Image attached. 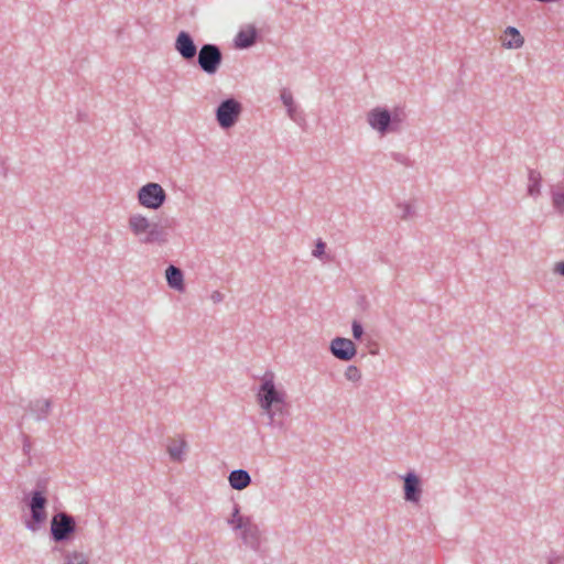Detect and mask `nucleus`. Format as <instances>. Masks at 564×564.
Returning <instances> with one entry per match:
<instances>
[{
    "instance_id": "nucleus-1",
    "label": "nucleus",
    "mask_w": 564,
    "mask_h": 564,
    "mask_svg": "<svg viewBox=\"0 0 564 564\" xmlns=\"http://www.w3.org/2000/svg\"><path fill=\"white\" fill-rule=\"evenodd\" d=\"M128 228L143 245H164L169 240L165 226L151 221L142 214H132L128 219Z\"/></svg>"
},
{
    "instance_id": "nucleus-2",
    "label": "nucleus",
    "mask_w": 564,
    "mask_h": 564,
    "mask_svg": "<svg viewBox=\"0 0 564 564\" xmlns=\"http://www.w3.org/2000/svg\"><path fill=\"white\" fill-rule=\"evenodd\" d=\"M257 401L261 410H270V408L286 401V393L279 390L274 383V373L267 371L257 392Z\"/></svg>"
},
{
    "instance_id": "nucleus-3",
    "label": "nucleus",
    "mask_w": 564,
    "mask_h": 564,
    "mask_svg": "<svg viewBox=\"0 0 564 564\" xmlns=\"http://www.w3.org/2000/svg\"><path fill=\"white\" fill-rule=\"evenodd\" d=\"M196 56L198 67L207 75H215L223 64V52L217 44H203Z\"/></svg>"
},
{
    "instance_id": "nucleus-4",
    "label": "nucleus",
    "mask_w": 564,
    "mask_h": 564,
    "mask_svg": "<svg viewBox=\"0 0 564 564\" xmlns=\"http://www.w3.org/2000/svg\"><path fill=\"white\" fill-rule=\"evenodd\" d=\"M76 531L75 518L66 512L56 513L51 520V538L59 543L70 539Z\"/></svg>"
},
{
    "instance_id": "nucleus-5",
    "label": "nucleus",
    "mask_w": 564,
    "mask_h": 564,
    "mask_svg": "<svg viewBox=\"0 0 564 564\" xmlns=\"http://www.w3.org/2000/svg\"><path fill=\"white\" fill-rule=\"evenodd\" d=\"M166 200V193L164 188L158 183H147L138 191V202L141 206L156 210Z\"/></svg>"
},
{
    "instance_id": "nucleus-6",
    "label": "nucleus",
    "mask_w": 564,
    "mask_h": 564,
    "mask_svg": "<svg viewBox=\"0 0 564 564\" xmlns=\"http://www.w3.org/2000/svg\"><path fill=\"white\" fill-rule=\"evenodd\" d=\"M47 499L43 489H35L31 492V499L28 503L31 511V520L26 521L25 525L31 531H36L41 523L46 519L45 507Z\"/></svg>"
},
{
    "instance_id": "nucleus-7",
    "label": "nucleus",
    "mask_w": 564,
    "mask_h": 564,
    "mask_svg": "<svg viewBox=\"0 0 564 564\" xmlns=\"http://www.w3.org/2000/svg\"><path fill=\"white\" fill-rule=\"evenodd\" d=\"M241 111L242 106L237 99L227 98L216 108V120L220 128L229 129L236 124Z\"/></svg>"
},
{
    "instance_id": "nucleus-8",
    "label": "nucleus",
    "mask_w": 564,
    "mask_h": 564,
    "mask_svg": "<svg viewBox=\"0 0 564 564\" xmlns=\"http://www.w3.org/2000/svg\"><path fill=\"white\" fill-rule=\"evenodd\" d=\"M291 405L288 401L279 403L270 410H262L263 414L268 417V425L280 432H286L290 426V412Z\"/></svg>"
},
{
    "instance_id": "nucleus-9",
    "label": "nucleus",
    "mask_w": 564,
    "mask_h": 564,
    "mask_svg": "<svg viewBox=\"0 0 564 564\" xmlns=\"http://www.w3.org/2000/svg\"><path fill=\"white\" fill-rule=\"evenodd\" d=\"M368 124L381 135L392 132L390 110L386 107H376L367 113Z\"/></svg>"
},
{
    "instance_id": "nucleus-10",
    "label": "nucleus",
    "mask_w": 564,
    "mask_h": 564,
    "mask_svg": "<svg viewBox=\"0 0 564 564\" xmlns=\"http://www.w3.org/2000/svg\"><path fill=\"white\" fill-rule=\"evenodd\" d=\"M174 48L186 62L193 61L199 51L197 50L193 36L186 31H181L176 35Z\"/></svg>"
},
{
    "instance_id": "nucleus-11",
    "label": "nucleus",
    "mask_w": 564,
    "mask_h": 564,
    "mask_svg": "<svg viewBox=\"0 0 564 564\" xmlns=\"http://www.w3.org/2000/svg\"><path fill=\"white\" fill-rule=\"evenodd\" d=\"M329 350L334 357L341 361H349L357 354L354 341L345 337H335L330 341Z\"/></svg>"
},
{
    "instance_id": "nucleus-12",
    "label": "nucleus",
    "mask_w": 564,
    "mask_h": 564,
    "mask_svg": "<svg viewBox=\"0 0 564 564\" xmlns=\"http://www.w3.org/2000/svg\"><path fill=\"white\" fill-rule=\"evenodd\" d=\"M404 500L419 503L422 494L420 477L414 471L406 473L403 477Z\"/></svg>"
},
{
    "instance_id": "nucleus-13",
    "label": "nucleus",
    "mask_w": 564,
    "mask_h": 564,
    "mask_svg": "<svg viewBox=\"0 0 564 564\" xmlns=\"http://www.w3.org/2000/svg\"><path fill=\"white\" fill-rule=\"evenodd\" d=\"M237 531H240V539L246 546L252 551H259L261 545V532L258 524H256L252 519L247 521V523Z\"/></svg>"
},
{
    "instance_id": "nucleus-14",
    "label": "nucleus",
    "mask_w": 564,
    "mask_h": 564,
    "mask_svg": "<svg viewBox=\"0 0 564 564\" xmlns=\"http://www.w3.org/2000/svg\"><path fill=\"white\" fill-rule=\"evenodd\" d=\"M165 279L167 285L178 292H184L185 290V283H184V274L183 271L173 265L170 264L165 270Z\"/></svg>"
},
{
    "instance_id": "nucleus-15",
    "label": "nucleus",
    "mask_w": 564,
    "mask_h": 564,
    "mask_svg": "<svg viewBox=\"0 0 564 564\" xmlns=\"http://www.w3.org/2000/svg\"><path fill=\"white\" fill-rule=\"evenodd\" d=\"M258 39V31L254 26H249L246 30H240L235 40V47L243 50L249 48L256 44Z\"/></svg>"
},
{
    "instance_id": "nucleus-16",
    "label": "nucleus",
    "mask_w": 564,
    "mask_h": 564,
    "mask_svg": "<svg viewBox=\"0 0 564 564\" xmlns=\"http://www.w3.org/2000/svg\"><path fill=\"white\" fill-rule=\"evenodd\" d=\"M52 409L50 399H36L30 401L28 410L34 415L36 421H43L47 417Z\"/></svg>"
},
{
    "instance_id": "nucleus-17",
    "label": "nucleus",
    "mask_w": 564,
    "mask_h": 564,
    "mask_svg": "<svg viewBox=\"0 0 564 564\" xmlns=\"http://www.w3.org/2000/svg\"><path fill=\"white\" fill-rule=\"evenodd\" d=\"M229 485L235 490H243L251 484V476L246 469H235L228 476Z\"/></svg>"
},
{
    "instance_id": "nucleus-18",
    "label": "nucleus",
    "mask_w": 564,
    "mask_h": 564,
    "mask_svg": "<svg viewBox=\"0 0 564 564\" xmlns=\"http://www.w3.org/2000/svg\"><path fill=\"white\" fill-rule=\"evenodd\" d=\"M505 36L502 45L507 48H520L524 43L523 36L514 26H508L505 30Z\"/></svg>"
},
{
    "instance_id": "nucleus-19",
    "label": "nucleus",
    "mask_w": 564,
    "mask_h": 564,
    "mask_svg": "<svg viewBox=\"0 0 564 564\" xmlns=\"http://www.w3.org/2000/svg\"><path fill=\"white\" fill-rule=\"evenodd\" d=\"M541 173L536 170L530 169L528 173V195L536 198L541 195Z\"/></svg>"
},
{
    "instance_id": "nucleus-20",
    "label": "nucleus",
    "mask_w": 564,
    "mask_h": 564,
    "mask_svg": "<svg viewBox=\"0 0 564 564\" xmlns=\"http://www.w3.org/2000/svg\"><path fill=\"white\" fill-rule=\"evenodd\" d=\"M187 447V443L184 438L180 440L178 443L172 441L167 445V453L173 462H182L184 459V452Z\"/></svg>"
},
{
    "instance_id": "nucleus-21",
    "label": "nucleus",
    "mask_w": 564,
    "mask_h": 564,
    "mask_svg": "<svg viewBox=\"0 0 564 564\" xmlns=\"http://www.w3.org/2000/svg\"><path fill=\"white\" fill-rule=\"evenodd\" d=\"M251 520L250 517L240 514V506L234 505L231 516L227 519V524L230 525L235 531L243 527L247 521Z\"/></svg>"
},
{
    "instance_id": "nucleus-22",
    "label": "nucleus",
    "mask_w": 564,
    "mask_h": 564,
    "mask_svg": "<svg viewBox=\"0 0 564 564\" xmlns=\"http://www.w3.org/2000/svg\"><path fill=\"white\" fill-rule=\"evenodd\" d=\"M390 118L392 124V132L397 133L402 130L403 122L406 119V112L403 107H394L390 110Z\"/></svg>"
},
{
    "instance_id": "nucleus-23",
    "label": "nucleus",
    "mask_w": 564,
    "mask_h": 564,
    "mask_svg": "<svg viewBox=\"0 0 564 564\" xmlns=\"http://www.w3.org/2000/svg\"><path fill=\"white\" fill-rule=\"evenodd\" d=\"M281 100L286 108L288 115L292 120H296V106L291 91L286 88L281 91Z\"/></svg>"
},
{
    "instance_id": "nucleus-24",
    "label": "nucleus",
    "mask_w": 564,
    "mask_h": 564,
    "mask_svg": "<svg viewBox=\"0 0 564 564\" xmlns=\"http://www.w3.org/2000/svg\"><path fill=\"white\" fill-rule=\"evenodd\" d=\"M65 564H89L88 556L83 552L73 551L65 553Z\"/></svg>"
},
{
    "instance_id": "nucleus-25",
    "label": "nucleus",
    "mask_w": 564,
    "mask_h": 564,
    "mask_svg": "<svg viewBox=\"0 0 564 564\" xmlns=\"http://www.w3.org/2000/svg\"><path fill=\"white\" fill-rule=\"evenodd\" d=\"M553 207L560 213L564 214V189L553 188L551 191Z\"/></svg>"
},
{
    "instance_id": "nucleus-26",
    "label": "nucleus",
    "mask_w": 564,
    "mask_h": 564,
    "mask_svg": "<svg viewBox=\"0 0 564 564\" xmlns=\"http://www.w3.org/2000/svg\"><path fill=\"white\" fill-rule=\"evenodd\" d=\"M345 378L348 381L358 382L361 379V372L356 366L350 365L345 370Z\"/></svg>"
},
{
    "instance_id": "nucleus-27",
    "label": "nucleus",
    "mask_w": 564,
    "mask_h": 564,
    "mask_svg": "<svg viewBox=\"0 0 564 564\" xmlns=\"http://www.w3.org/2000/svg\"><path fill=\"white\" fill-rule=\"evenodd\" d=\"M398 208L401 210L400 217L402 219H409L410 217H412L414 215V210H413V207L411 206V204H408V203L398 204Z\"/></svg>"
},
{
    "instance_id": "nucleus-28",
    "label": "nucleus",
    "mask_w": 564,
    "mask_h": 564,
    "mask_svg": "<svg viewBox=\"0 0 564 564\" xmlns=\"http://www.w3.org/2000/svg\"><path fill=\"white\" fill-rule=\"evenodd\" d=\"M325 249H326V243L322 239H318L315 243V248L313 249L312 254L315 258L323 259V257L325 254Z\"/></svg>"
},
{
    "instance_id": "nucleus-29",
    "label": "nucleus",
    "mask_w": 564,
    "mask_h": 564,
    "mask_svg": "<svg viewBox=\"0 0 564 564\" xmlns=\"http://www.w3.org/2000/svg\"><path fill=\"white\" fill-rule=\"evenodd\" d=\"M351 330H352L354 338L357 340L360 339L364 335V327H362L361 323L356 319L352 321V323H351Z\"/></svg>"
},
{
    "instance_id": "nucleus-30",
    "label": "nucleus",
    "mask_w": 564,
    "mask_h": 564,
    "mask_svg": "<svg viewBox=\"0 0 564 564\" xmlns=\"http://www.w3.org/2000/svg\"><path fill=\"white\" fill-rule=\"evenodd\" d=\"M21 438H22V442H23V447H22L23 453L25 455H30L31 449H32V443H31L30 436L22 432L21 433Z\"/></svg>"
},
{
    "instance_id": "nucleus-31",
    "label": "nucleus",
    "mask_w": 564,
    "mask_h": 564,
    "mask_svg": "<svg viewBox=\"0 0 564 564\" xmlns=\"http://www.w3.org/2000/svg\"><path fill=\"white\" fill-rule=\"evenodd\" d=\"M391 158L397 161L398 163H401L403 165H410L409 158L402 153L399 152H392Z\"/></svg>"
},
{
    "instance_id": "nucleus-32",
    "label": "nucleus",
    "mask_w": 564,
    "mask_h": 564,
    "mask_svg": "<svg viewBox=\"0 0 564 564\" xmlns=\"http://www.w3.org/2000/svg\"><path fill=\"white\" fill-rule=\"evenodd\" d=\"M553 271L554 273L564 276V261L556 262Z\"/></svg>"
},
{
    "instance_id": "nucleus-33",
    "label": "nucleus",
    "mask_w": 564,
    "mask_h": 564,
    "mask_svg": "<svg viewBox=\"0 0 564 564\" xmlns=\"http://www.w3.org/2000/svg\"><path fill=\"white\" fill-rule=\"evenodd\" d=\"M210 299L214 303H220L224 300V295L219 291H214Z\"/></svg>"
},
{
    "instance_id": "nucleus-34",
    "label": "nucleus",
    "mask_w": 564,
    "mask_h": 564,
    "mask_svg": "<svg viewBox=\"0 0 564 564\" xmlns=\"http://www.w3.org/2000/svg\"><path fill=\"white\" fill-rule=\"evenodd\" d=\"M560 561V557H550L549 558V564H556V562Z\"/></svg>"
}]
</instances>
